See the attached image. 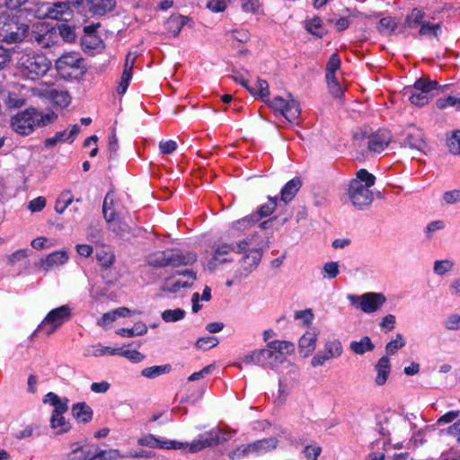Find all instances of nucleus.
Segmentation results:
<instances>
[{
  "instance_id": "nucleus-13",
  "label": "nucleus",
  "mask_w": 460,
  "mask_h": 460,
  "mask_svg": "<svg viewBox=\"0 0 460 460\" xmlns=\"http://www.w3.org/2000/svg\"><path fill=\"white\" fill-rule=\"evenodd\" d=\"M237 253L236 242L234 243H219L215 244L209 256L206 258V266L210 270H215L219 265L232 261L231 253Z\"/></svg>"
},
{
  "instance_id": "nucleus-38",
  "label": "nucleus",
  "mask_w": 460,
  "mask_h": 460,
  "mask_svg": "<svg viewBox=\"0 0 460 460\" xmlns=\"http://www.w3.org/2000/svg\"><path fill=\"white\" fill-rule=\"evenodd\" d=\"M172 369L170 365L164 366H153L149 367H146L142 370L141 375L146 378H155L161 375L169 373Z\"/></svg>"
},
{
  "instance_id": "nucleus-7",
  "label": "nucleus",
  "mask_w": 460,
  "mask_h": 460,
  "mask_svg": "<svg viewBox=\"0 0 460 460\" xmlns=\"http://www.w3.org/2000/svg\"><path fill=\"white\" fill-rule=\"evenodd\" d=\"M438 88V83L437 81L420 78L414 83L411 88L407 89L404 94H409V101L412 104L423 106L429 102Z\"/></svg>"
},
{
  "instance_id": "nucleus-16",
  "label": "nucleus",
  "mask_w": 460,
  "mask_h": 460,
  "mask_svg": "<svg viewBox=\"0 0 460 460\" xmlns=\"http://www.w3.org/2000/svg\"><path fill=\"white\" fill-rule=\"evenodd\" d=\"M223 431L218 429H213L208 432L200 434L197 439L190 444V451L191 453L199 452L206 447L217 446L227 440L226 438L222 437Z\"/></svg>"
},
{
  "instance_id": "nucleus-22",
  "label": "nucleus",
  "mask_w": 460,
  "mask_h": 460,
  "mask_svg": "<svg viewBox=\"0 0 460 460\" xmlns=\"http://www.w3.org/2000/svg\"><path fill=\"white\" fill-rule=\"evenodd\" d=\"M257 222L258 217L256 215L247 216L234 221L229 230V236L233 238L237 237L238 233L250 229Z\"/></svg>"
},
{
  "instance_id": "nucleus-14",
  "label": "nucleus",
  "mask_w": 460,
  "mask_h": 460,
  "mask_svg": "<svg viewBox=\"0 0 460 460\" xmlns=\"http://www.w3.org/2000/svg\"><path fill=\"white\" fill-rule=\"evenodd\" d=\"M71 448L72 450L67 455L66 460H117L119 456L118 450H99L92 452L90 449L77 447L75 444H73Z\"/></svg>"
},
{
  "instance_id": "nucleus-25",
  "label": "nucleus",
  "mask_w": 460,
  "mask_h": 460,
  "mask_svg": "<svg viewBox=\"0 0 460 460\" xmlns=\"http://www.w3.org/2000/svg\"><path fill=\"white\" fill-rule=\"evenodd\" d=\"M317 334L314 332H306L299 340V351L304 357H308L315 349Z\"/></svg>"
},
{
  "instance_id": "nucleus-4",
  "label": "nucleus",
  "mask_w": 460,
  "mask_h": 460,
  "mask_svg": "<svg viewBox=\"0 0 460 460\" xmlns=\"http://www.w3.org/2000/svg\"><path fill=\"white\" fill-rule=\"evenodd\" d=\"M50 67V60L45 55L36 52L22 53L17 61L21 76L31 81L44 76Z\"/></svg>"
},
{
  "instance_id": "nucleus-49",
  "label": "nucleus",
  "mask_w": 460,
  "mask_h": 460,
  "mask_svg": "<svg viewBox=\"0 0 460 460\" xmlns=\"http://www.w3.org/2000/svg\"><path fill=\"white\" fill-rule=\"evenodd\" d=\"M79 131H80V127L78 125H74L70 131H67V130L59 131V132L56 133V136H57L58 142L67 141L69 143H72V142H74L75 138L78 135Z\"/></svg>"
},
{
  "instance_id": "nucleus-9",
  "label": "nucleus",
  "mask_w": 460,
  "mask_h": 460,
  "mask_svg": "<svg viewBox=\"0 0 460 460\" xmlns=\"http://www.w3.org/2000/svg\"><path fill=\"white\" fill-rule=\"evenodd\" d=\"M347 299L352 306L366 314L376 312L386 301L384 294L376 292H367L361 296L349 294L347 296Z\"/></svg>"
},
{
  "instance_id": "nucleus-21",
  "label": "nucleus",
  "mask_w": 460,
  "mask_h": 460,
  "mask_svg": "<svg viewBox=\"0 0 460 460\" xmlns=\"http://www.w3.org/2000/svg\"><path fill=\"white\" fill-rule=\"evenodd\" d=\"M137 443L140 446L149 447H153V448L159 447V448H167V449L181 448L183 446L182 443L176 442L174 440L162 441L151 434L139 438Z\"/></svg>"
},
{
  "instance_id": "nucleus-41",
  "label": "nucleus",
  "mask_w": 460,
  "mask_h": 460,
  "mask_svg": "<svg viewBox=\"0 0 460 460\" xmlns=\"http://www.w3.org/2000/svg\"><path fill=\"white\" fill-rule=\"evenodd\" d=\"M248 91L253 95H259L263 101L270 96L269 84L262 79L257 80L255 87L249 86Z\"/></svg>"
},
{
  "instance_id": "nucleus-44",
  "label": "nucleus",
  "mask_w": 460,
  "mask_h": 460,
  "mask_svg": "<svg viewBox=\"0 0 460 460\" xmlns=\"http://www.w3.org/2000/svg\"><path fill=\"white\" fill-rule=\"evenodd\" d=\"M341 66V58L338 54H332L326 65V80L332 79L335 76V72Z\"/></svg>"
},
{
  "instance_id": "nucleus-43",
  "label": "nucleus",
  "mask_w": 460,
  "mask_h": 460,
  "mask_svg": "<svg viewBox=\"0 0 460 460\" xmlns=\"http://www.w3.org/2000/svg\"><path fill=\"white\" fill-rule=\"evenodd\" d=\"M73 202V197L70 191H63L55 204V210L58 214H62L65 209Z\"/></svg>"
},
{
  "instance_id": "nucleus-40",
  "label": "nucleus",
  "mask_w": 460,
  "mask_h": 460,
  "mask_svg": "<svg viewBox=\"0 0 460 460\" xmlns=\"http://www.w3.org/2000/svg\"><path fill=\"white\" fill-rule=\"evenodd\" d=\"M455 267V262L451 259L438 260L434 261V273L439 276L450 272Z\"/></svg>"
},
{
  "instance_id": "nucleus-37",
  "label": "nucleus",
  "mask_w": 460,
  "mask_h": 460,
  "mask_svg": "<svg viewBox=\"0 0 460 460\" xmlns=\"http://www.w3.org/2000/svg\"><path fill=\"white\" fill-rule=\"evenodd\" d=\"M50 426L56 430L57 434H62L70 429V424L66 420L63 414H52Z\"/></svg>"
},
{
  "instance_id": "nucleus-2",
  "label": "nucleus",
  "mask_w": 460,
  "mask_h": 460,
  "mask_svg": "<svg viewBox=\"0 0 460 460\" xmlns=\"http://www.w3.org/2000/svg\"><path fill=\"white\" fill-rule=\"evenodd\" d=\"M57 119L53 112L43 114L35 108H28L11 118V128L21 136L31 134L36 128L51 124Z\"/></svg>"
},
{
  "instance_id": "nucleus-20",
  "label": "nucleus",
  "mask_w": 460,
  "mask_h": 460,
  "mask_svg": "<svg viewBox=\"0 0 460 460\" xmlns=\"http://www.w3.org/2000/svg\"><path fill=\"white\" fill-rule=\"evenodd\" d=\"M376 376L374 379L377 386L384 385L388 380L391 372V362L387 356L381 357L375 365Z\"/></svg>"
},
{
  "instance_id": "nucleus-34",
  "label": "nucleus",
  "mask_w": 460,
  "mask_h": 460,
  "mask_svg": "<svg viewBox=\"0 0 460 460\" xmlns=\"http://www.w3.org/2000/svg\"><path fill=\"white\" fill-rule=\"evenodd\" d=\"M305 28L309 33L318 38H323L326 32L323 27L321 18L316 15L305 21Z\"/></svg>"
},
{
  "instance_id": "nucleus-8",
  "label": "nucleus",
  "mask_w": 460,
  "mask_h": 460,
  "mask_svg": "<svg viewBox=\"0 0 460 460\" xmlns=\"http://www.w3.org/2000/svg\"><path fill=\"white\" fill-rule=\"evenodd\" d=\"M56 69L63 78H78L85 72L84 59L75 53L64 54L56 61Z\"/></svg>"
},
{
  "instance_id": "nucleus-19",
  "label": "nucleus",
  "mask_w": 460,
  "mask_h": 460,
  "mask_svg": "<svg viewBox=\"0 0 460 460\" xmlns=\"http://www.w3.org/2000/svg\"><path fill=\"white\" fill-rule=\"evenodd\" d=\"M68 259L69 256L66 250L56 251L41 258L39 267L41 270L48 272L66 264Z\"/></svg>"
},
{
  "instance_id": "nucleus-5",
  "label": "nucleus",
  "mask_w": 460,
  "mask_h": 460,
  "mask_svg": "<svg viewBox=\"0 0 460 460\" xmlns=\"http://www.w3.org/2000/svg\"><path fill=\"white\" fill-rule=\"evenodd\" d=\"M196 255L191 252H182L179 250L157 251L147 257L148 265L155 268L180 267L192 264Z\"/></svg>"
},
{
  "instance_id": "nucleus-27",
  "label": "nucleus",
  "mask_w": 460,
  "mask_h": 460,
  "mask_svg": "<svg viewBox=\"0 0 460 460\" xmlns=\"http://www.w3.org/2000/svg\"><path fill=\"white\" fill-rule=\"evenodd\" d=\"M301 180L297 177L288 181L281 190V200L288 203L293 199L301 188Z\"/></svg>"
},
{
  "instance_id": "nucleus-51",
  "label": "nucleus",
  "mask_w": 460,
  "mask_h": 460,
  "mask_svg": "<svg viewBox=\"0 0 460 460\" xmlns=\"http://www.w3.org/2000/svg\"><path fill=\"white\" fill-rule=\"evenodd\" d=\"M445 227L446 223L443 220L431 221L426 226L424 229L425 237L428 240H431L435 232L443 230Z\"/></svg>"
},
{
  "instance_id": "nucleus-23",
  "label": "nucleus",
  "mask_w": 460,
  "mask_h": 460,
  "mask_svg": "<svg viewBox=\"0 0 460 460\" xmlns=\"http://www.w3.org/2000/svg\"><path fill=\"white\" fill-rule=\"evenodd\" d=\"M89 10L93 14L103 15L115 7V0H86Z\"/></svg>"
},
{
  "instance_id": "nucleus-10",
  "label": "nucleus",
  "mask_w": 460,
  "mask_h": 460,
  "mask_svg": "<svg viewBox=\"0 0 460 460\" xmlns=\"http://www.w3.org/2000/svg\"><path fill=\"white\" fill-rule=\"evenodd\" d=\"M28 32V26L20 24L14 18L0 16V40L7 43L22 41Z\"/></svg>"
},
{
  "instance_id": "nucleus-48",
  "label": "nucleus",
  "mask_w": 460,
  "mask_h": 460,
  "mask_svg": "<svg viewBox=\"0 0 460 460\" xmlns=\"http://www.w3.org/2000/svg\"><path fill=\"white\" fill-rule=\"evenodd\" d=\"M405 346V341L402 334L397 333L394 340L389 341L385 346L387 355H394L397 350Z\"/></svg>"
},
{
  "instance_id": "nucleus-56",
  "label": "nucleus",
  "mask_w": 460,
  "mask_h": 460,
  "mask_svg": "<svg viewBox=\"0 0 460 460\" xmlns=\"http://www.w3.org/2000/svg\"><path fill=\"white\" fill-rule=\"evenodd\" d=\"M420 27L419 34L420 36L433 35L434 37H438V32L440 30V25L438 23L433 24L425 21Z\"/></svg>"
},
{
  "instance_id": "nucleus-26",
  "label": "nucleus",
  "mask_w": 460,
  "mask_h": 460,
  "mask_svg": "<svg viewBox=\"0 0 460 460\" xmlns=\"http://www.w3.org/2000/svg\"><path fill=\"white\" fill-rule=\"evenodd\" d=\"M72 414L77 421L87 423L92 420L93 413L85 402H77L72 407Z\"/></svg>"
},
{
  "instance_id": "nucleus-54",
  "label": "nucleus",
  "mask_w": 460,
  "mask_h": 460,
  "mask_svg": "<svg viewBox=\"0 0 460 460\" xmlns=\"http://www.w3.org/2000/svg\"><path fill=\"white\" fill-rule=\"evenodd\" d=\"M99 27V24H92L85 26L84 29V36L83 38V44L87 45L90 40H94L95 45H100L101 40L100 39L95 35L96 30Z\"/></svg>"
},
{
  "instance_id": "nucleus-62",
  "label": "nucleus",
  "mask_w": 460,
  "mask_h": 460,
  "mask_svg": "<svg viewBox=\"0 0 460 460\" xmlns=\"http://www.w3.org/2000/svg\"><path fill=\"white\" fill-rule=\"evenodd\" d=\"M443 201L447 205H452L460 202V190L455 189L446 191L443 194Z\"/></svg>"
},
{
  "instance_id": "nucleus-33",
  "label": "nucleus",
  "mask_w": 460,
  "mask_h": 460,
  "mask_svg": "<svg viewBox=\"0 0 460 460\" xmlns=\"http://www.w3.org/2000/svg\"><path fill=\"white\" fill-rule=\"evenodd\" d=\"M5 106L9 109H20L26 105V98L15 91L7 92L4 100Z\"/></svg>"
},
{
  "instance_id": "nucleus-3",
  "label": "nucleus",
  "mask_w": 460,
  "mask_h": 460,
  "mask_svg": "<svg viewBox=\"0 0 460 460\" xmlns=\"http://www.w3.org/2000/svg\"><path fill=\"white\" fill-rule=\"evenodd\" d=\"M376 177L366 169H360L357 172V178L349 185L348 195L351 204L363 209L373 202V193L369 190L375 184Z\"/></svg>"
},
{
  "instance_id": "nucleus-63",
  "label": "nucleus",
  "mask_w": 460,
  "mask_h": 460,
  "mask_svg": "<svg viewBox=\"0 0 460 460\" xmlns=\"http://www.w3.org/2000/svg\"><path fill=\"white\" fill-rule=\"evenodd\" d=\"M445 327L449 331L460 330V315L451 314L445 321Z\"/></svg>"
},
{
  "instance_id": "nucleus-53",
  "label": "nucleus",
  "mask_w": 460,
  "mask_h": 460,
  "mask_svg": "<svg viewBox=\"0 0 460 460\" xmlns=\"http://www.w3.org/2000/svg\"><path fill=\"white\" fill-rule=\"evenodd\" d=\"M120 352V348L113 349L111 347L97 345L92 348L90 354L93 357H102L105 355H116Z\"/></svg>"
},
{
  "instance_id": "nucleus-50",
  "label": "nucleus",
  "mask_w": 460,
  "mask_h": 460,
  "mask_svg": "<svg viewBox=\"0 0 460 460\" xmlns=\"http://www.w3.org/2000/svg\"><path fill=\"white\" fill-rule=\"evenodd\" d=\"M57 31L58 34V39L61 37L65 41L67 42H72L75 39V33L74 29L66 23L59 24L57 28Z\"/></svg>"
},
{
  "instance_id": "nucleus-45",
  "label": "nucleus",
  "mask_w": 460,
  "mask_h": 460,
  "mask_svg": "<svg viewBox=\"0 0 460 460\" xmlns=\"http://www.w3.org/2000/svg\"><path fill=\"white\" fill-rule=\"evenodd\" d=\"M324 350L327 351L329 356L339 358L343 352V348L339 340L333 339L325 342Z\"/></svg>"
},
{
  "instance_id": "nucleus-30",
  "label": "nucleus",
  "mask_w": 460,
  "mask_h": 460,
  "mask_svg": "<svg viewBox=\"0 0 460 460\" xmlns=\"http://www.w3.org/2000/svg\"><path fill=\"white\" fill-rule=\"evenodd\" d=\"M182 274L184 277L188 278L187 280H176L172 285L166 284L163 287V290L171 293H176L180 290L181 288H188L191 286L196 279L195 273L192 270H185Z\"/></svg>"
},
{
  "instance_id": "nucleus-28",
  "label": "nucleus",
  "mask_w": 460,
  "mask_h": 460,
  "mask_svg": "<svg viewBox=\"0 0 460 460\" xmlns=\"http://www.w3.org/2000/svg\"><path fill=\"white\" fill-rule=\"evenodd\" d=\"M102 213L107 223H111L112 221H115L117 217L119 215V212H118L114 208V197L113 194L111 192L107 193L104 198L102 205Z\"/></svg>"
},
{
  "instance_id": "nucleus-64",
  "label": "nucleus",
  "mask_w": 460,
  "mask_h": 460,
  "mask_svg": "<svg viewBox=\"0 0 460 460\" xmlns=\"http://www.w3.org/2000/svg\"><path fill=\"white\" fill-rule=\"evenodd\" d=\"M322 448L317 445H309L305 447L304 453L307 460H317Z\"/></svg>"
},
{
  "instance_id": "nucleus-32",
  "label": "nucleus",
  "mask_w": 460,
  "mask_h": 460,
  "mask_svg": "<svg viewBox=\"0 0 460 460\" xmlns=\"http://www.w3.org/2000/svg\"><path fill=\"white\" fill-rule=\"evenodd\" d=\"M284 109L280 111V114L283 115L288 121H293L298 118L301 112L300 106L298 102L288 96V99L286 102Z\"/></svg>"
},
{
  "instance_id": "nucleus-35",
  "label": "nucleus",
  "mask_w": 460,
  "mask_h": 460,
  "mask_svg": "<svg viewBox=\"0 0 460 460\" xmlns=\"http://www.w3.org/2000/svg\"><path fill=\"white\" fill-rule=\"evenodd\" d=\"M425 13L418 8H413L406 16L403 22V28L414 29L422 24L424 22Z\"/></svg>"
},
{
  "instance_id": "nucleus-31",
  "label": "nucleus",
  "mask_w": 460,
  "mask_h": 460,
  "mask_svg": "<svg viewBox=\"0 0 460 460\" xmlns=\"http://www.w3.org/2000/svg\"><path fill=\"white\" fill-rule=\"evenodd\" d=\"M259 366H270V367H275V363H281L282 362V357L281 355H278L276 352L272 351L271 349H259Z\"/></svg>"
},
{
  "instance_id": "nucleus-58",
  "label": "nucleus",
  "mask_w": 460,
  "mask_h": 460,
  "mask_svg": "<svg viewBox=\"0 0 460 460\" xmlns=\"http://www.w3.org/2000/svg\"><path fill=\"white\" fill-rule=\"evenodd\" d=\"M111 224V227L113 232L117 233L119 235H124L125 234L129 233L130 227L128 224L119 218V216L112 221Z\"/></svg>"
},
{
  "instance_id": "nucleus-6",
  "label": "nucleus",
  "mask_w": 460,
  "mask_h": 460,
  "mask_svg": "<svg viewBox=\"0 0 460 460\" xmlns=\"http://www.w3.org/2000/svg\"><path fill=\"white\" fill-rule=\"evenodd\" d=\"M278 444L279 439L276 437L256 440L252 443L237 447L234 450L228 453V457L231 460H236L251 455L261 456L274 450Z\"/></svg>"
},
{
  "instance_id": "nucleus-29",
  "label": "nucleus",
  "mask_w": 460,
  "mask_h": 460,
  "mask_svg": "<svg viewBox=\"0 0 460 460\" xmlns=\"http://www.w3.org/2000/svg\"><path fill=\"white\" fill-rule=\"evenodd\" d=\"M350 350L357 355L374 350L375 345L368 336L362 337L359 341H353L349 344Z\"/></svg>"
},
{
  "instance_id": "nucleus-12",
  "label": "nucleus",
  "mask_w": 460,
  "mask_h": 460,
  "mask_svg": "<svg viewBox=\"0 0 460 460\" xmlns=\"http://www.w3.org/2000/svg\"><path fill=\"white\" fill-rule=\"evenodd\" d=\"M71 308L65 305L52 309L38 326L37 332H44L48 336L51 335L58 327L71 318Z\"/></svg>"
},
{
  "instance_id": "nucleus-52",
  "label": "nucleus",
  "mask_w": 460,
  "mask_h": 460,
  "mask_svg": "<svg viewBox=\"0 0 460 460\" xmlns=\"http://www.w3.org/2000/svg\"><path fill=\"white\" fill-rule=\"evenodd\" d=\"M340 273L339 263L337 261L326 262L323 267V278L332 279Z\"/></svg>"
},
{
  "instance_id": "nucleus-46",
  "label": "nucleus",
  "mask_w": 460,
  "mask_h": 460,
  "mask_svg": "<svg viewBox=\"0 0 460 460\" xmlns=\"http://www.w3.org/2000/svg\"><path fill=\"white\" fill-rule=\"evenodd\" d=\"M185 311L181 309V308H177V309H167V310H164L163 313H162V319L166 322V323H172V322H177V321H180L181 319H183L185 317Z\"/></svg>"
},
{
  "instance_id": "nucleus-15",
  "label": "nucleus",
  "mask_w": 460,
  "mask_h": 460,
  "mask_svg": "<svg viewBox=\"0 0 460 460\" xmlns=\"http://www.w3.org/2000/svg\"><path fill=\"white\" fill-rule=\"evenodd\" d=\"M358 137L363 142L364 146H367L369 152L376 154L384 151L392 139L390 132L385 129H379L368 136L364 133L361 137L356 134L355 138Z\"/></svg>"
},
{
  "instance_id": "nucleus-61",
  "label": "nucleus",
  "mask_w": 460,
  "mask_h": 460,
  "mask_svg": "<svg viewBox=\"0 0 460 460\" xmlns=\"http://www.w3.org/2000/svg\"><path fill=\"white\" fill-rule=\"evenodd\" d=\"M335 358L334 357L329 356L326 350L318 351L316 355L311 359V365L313 367L323 366L326 361Z\"/></svg>"
},
{
  "instance_id": "nucleus-39",
  "label": "nucleus",
  "mask_w": 460,
  "mask_h": 460,
  "mask_svg": "<svg viewBox=\"0 0 460 460\" xmlns=\"http://www.w3.org/2000/svg\"><path fill=\"white\" fill-rule=\"evenodd\" d=\"M186 17L181 15H172L166 22L167 29L173 36H177L182 26L185 24Z\"/></svg>"
},
{
  "instance_id": "nucleus-59",
  "label": "nucleus",
  "mask_w": 460,
  "mask_h": 460,
  "mask_svg": "<svg viewBox=\"0 0 460 460\" xmlns=\"http://www.w3.org/2000/svg\"><path fill=\"white\" fill-rule=\"evenodd\" d=\"M328 84L329 92L331 94L337 99H341L343 95V88L341 85L338 83L336 77L326 80Z\"/></svg>"
},
{
  "instance_id": "nucleus-36",
  "label": "nucleus",
  "mask_w": 460,
  "mask_h": 460,
  "mask_svg": "<svg viewBox=\"0 0 460 460\" xmlns=\"http://www.w3.org/2000/svg\"><path fill=\"white\" fill-rule=\"evenodd\" d=\"M268 346L271 349H274V352L278 355H281L282 361L284 360V354H291L295 351V345L286 341H273L269 342Z\"/></svg>"
},
{
  "instance_id": "nucleus-11",
  "label": "nucleus",
  "mask_w": 460,
  "mask_h": 460,
  "mask_svg": "<svg viewBox=\"0 0 460 460\" xmlns=\"http://www.w3.org/2000/svg\"><path fill=\"white\" fill-rule=\"evenodd\" d=\"M29 37L31 43L42 49L50 48L58 42L57 29L45 22L35 24Z\"/></svg>"
},
{
  "instance_id": "nucleus-47",
  "label": "nucleus",
  "mask_w": 460,
  "mask_h": 460,
  "mask_svg": "<svg viewBox=\"0 0 460 460\" xmlns=\"http://www.w3.org/2000/svg\"><path fill=\"white\" fill-rule=\"evenodd\" d=\"M447 147L454 155H460V130H454L447 138Z\"/></svg>"
},
{
  "instance_id": "nucleus-18",
  "label": "nucleus",
  "mask_w": 460,
  "mask_h": 460,
  "mask_svg": "<svg viewBox=\"0 0 460 460\" xmlns=\"http://www.w3.org/2000/svg\"><path fill=\"white\" fill-rule=\"evenodd\" d=\"M84 0H68V2H55L47 5L46 16L53 20H66L71 16L70 4L80 5Z\"/></svg>"
},
{
  "instance_id": "nucleus-55",
  "label": "nucleus",
  "mask_w": 460,
  "mask_h": 460,
  "mask_svg": "<svg viewBox=\"0 0 460 460\" xmlns=\"http://www.w3.org/2000/svg\"><path fill=\"white\" fill-rule=\"evenodd\" d=\"M277 207V199L276 198H269V200L266 204L262 205L258 211V214H255L258 217V221L260 218L268 217L273 213Z\"/></svg>"
},
{
  "instance_id": "nucleus-24",
  "label": "nucleus",
  "mask_w": 460,
  "mask_h": 460,
  "mask_svg": "<svg viewBox=\"0 0 460 460\" xmlns=\"http://www.w3.org/2000/svg\"><path fill=\"white\" fill-rule=\"evenodd\" d=\"M44 95L51 100L56 105L65 108L71 102V97L66 91L49 88L45 91Z\"/></svg>"
},
{
  "instance_id": "nucleus-17",
  "label": "nucleus",
  "mask_w": 460,
  "mask_h": 460,
  "mask_svg": "<svg viewBox=\"0 0 460 460\" xmlns=\"http://www.w3.org/2000/svg\"><path fill=\"white\" fill-rule=\"evenodd\" d=\"M401 145L411 150L421 152L426 147L423 132L415 127H410L402 132Z\"/></svg>"
},
{
  "instance_id": "nucleus-57",
  "label": "nucleus",
  "mask_w": 460,
  "mask_h": 460,
  "mask_svg": "<svg viewBox=\"0 0 460 460\" xmlns=\"http://www.w3.org/2000/svg\"><path fill=\"white\" fill-rule=\"evenodd\" d=\"M218 340L216 337H201L196 341V347L200 349H208L216 347L218 344Z\"/></svg>"
},
{
  "instance_id": "nucleus-42",
  "label": "nucleus",
  "mask_w": 460,
  "mask_h": 460,
  "mask_svg": "<svg viewBox=\"0 0 460 460\" xmlns=\"http://www.w3.org/2000/svg\"><path fill=\"white\" fill-rule=\"evenodd\" d=\"M376 28L380 33L389 35L397 28V22L392 17H384L379 21Z\"/></svg>"
},
{
  "instance_id": "nucleus-1",
  "label": "nucleus",
  "mask_w": 460,
  "mask_h": 460,
  "mask_svg": "<svg viewBox=\"0 0 460 460\" xmlns=\"http://www.w3.org/2000/svg\"><path fill=\"white\" fill-rule=\"evenodd\" d=\"M262 242L261 236L257 233L236 241L237 253H244L234 272L236 279L248 277L258 267L262 257Z\"/></svg>"
},
{
  "instance_id": "nucleus-60",
  "label": "nucleus",
  "mask_w": 460,
  "mask_h": 460,
  "mask_svg": "<svg viewBox=\"0 0 460 460\" xmlns=\"http://www.w3.org/2000/svg\"><path fill=\"white\" fill-rule=\"evenodd\" d=\"M96 259L102 267L108 268L113 263L114 256L112 253L102 250L96 253Z\"/></svg>"
}]
</instances>
